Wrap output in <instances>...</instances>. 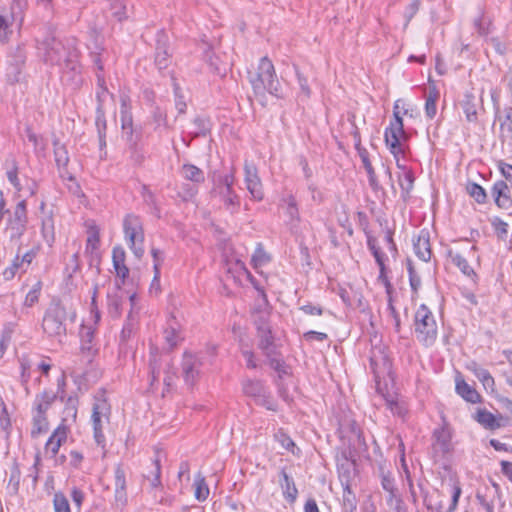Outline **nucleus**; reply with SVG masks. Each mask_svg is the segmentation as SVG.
<instances>
[{"mask_svg":"<svg viewBox=\"0 0 512 512\" xmlns=\"http://www.w3.org/2000/svg\"><path fill=\"white\" fill-rule=\"evenodd\" d=\"M70 319L74 322L76 312L71 308H67L62 302H53L45 312L42 328L49 337H63L66 335L65 321Z\"/></svg>","mask_w":512,"mask_h":512,"instance_id":"1","label":"nucleus"},{"mask_svg":"<svg viewBox=\"0 0 512 512\" xmlns=\"http://www.w3.org/2000/svg\"><path fill=\"white\" fill-rule=\"evenodd\" d=\"M249 74V81L256 95H264L267 91L271 95L282 97L274 65L267 57L261 58L255 73Z\"/></svg>","mask_w":512,"mask_h":512,"instance_id":"2","label":"nucleus"},{"mask_svg":"<svg viewBox=\"0 0 512 512\" xmlns=\"http://www.w3.org/2000/svg\"><path fill=\"white\" fill-rule=\"evenodd\" d=\"M44 60L51 65H61L65 63L66 67L75 70L77 61V50L71 46H66L61 40L49 38L43 43Z\"/></svg>","mask_w":512,"mask_h":512,"instance_id":"3","label":"nucleus"},{"mask_svg":"<svg viewBox=\"0 0 512 512\" xmlns=\"http://www.w3.org/2000/svg\"><path fill=\"white\" fill-rule=\"evenodd\" d=\"M416 338L425 346H432L438 334L437 323L433 313L425 305L421 304L414 316Z\"/></svg>","mask_w":512,"mask_h":512,"instance_id":"4","label":"nucleus"},{"mask_svg":"<svg viewBox=\"0 0 512 512\" xmlns=\"http://www.w3.org/2000/svg\"><path fill=\"white\" fill-rule=\"evenodd\" d=\"M123 230L128 246L137 259L144 255V230L139 216L128 214L123 220Z\"/></svg>","mask_w":512,"mask_h":512,"instance_id":"5","label":"nucleus"},{"mask_svg":"<svg viewBox=\"0 0 512 512\" xmlns=\"http://www.w3.org/2000/svg\"><path fill=\"white\" fill-rule=\"evenodd\" d=\"M399 102L397 100L394 104L393 109V120L390 122V125L385 129L384 139L387 147L390 152L393 154L394 158H397L398 155L403 154L404 150L401 144V139L406 138L403 119L400 116L399 111Z\"/></svg>","mask_w":512,"mask_h":512,"instance_id":"6","label":"nucleus"},{"mask_svg":"<svg viewBox=\"0 0 512 512\" xmlns=\"http://www.w3.org/2000/svg\"><path fill=\"white\" fill-rule=\"evenodd\" d=\"M54 157L55 162L59 171V176L65 181L74 182L73 185L69 186V190L77 195L80 192V186L75 182V177L68 171L69 155L65 145L61 144L58 139L53 140Z\"/></svg>","mask_w":512,"mask_h":512,"instance_id":"7","label":"nucleus"},{"mask_svg":"<svg viewBox=\"0 0 512 512\" xmlns=\"http://www.w3.org/2000/svg\"><path fill=\"white\" fill-rule=\"evenodd\" d=\"M369 361L370 369L376 380L391 373L392 364L385 345L380 344L373 346L370 352Z\"/></svg>","mask_w":512,"mask_h":512,"instance_id":"8","label":"nucleus"},{"mask_svg":"<svg viewBox=\"0 0 512 512\" xmlns=\"http://www.w3.org/2000/svg\"><path fill=\"white\" fill-rule=\"evenodd\" d=\"M203 365L202 357L199 354L185 352L182 359V374L187 385L193 386L200 375Z\"/></svg>","mask_w":512,"mask_h":512,"instance_id":"9","label":"nucleus"},{"mask_svg":"<svg viewBox=\"0 0 512 512\" xmlns=\"http://www.w3.org/2000/svg\"><path fill=\"white\" fill-rule=\"evenodd\" d=\"M110 414V406L105 400H97L93 404L92 423L94 430V438L98 445L105 442V436L102 429V418L108 419Z\"/></svg>","mask_w":512,"mask_h":512,"instance_id":"10","label":"nucleus"},{"mask_svg":"<svg viewBox=\"0 0 512 512\" xmlns=\"http://www.w3.org/2000/svg\"><path fill=\"white\" fill-rule=\"evenodd\" d=\"M28 223L27 204L25 200L20 201L8 220V228L12 231V237H21Z\"/></svg>","mask_w":512,"mask_h":512,"instance_id":"11","label":"nucleus"},{"mask_svg":"<svg viewBox=\"0 0 512 512\" xmlns=\"http://www.w3.org/2000/svg\"><path fill=\"white\" fill-rule=\"evenodd\" d=\"M466 120L469 123L478 122V110L483 109V97H477L473 91H466L460 102Z\"/></svg>","mask_w":512,"mask_h":512,"instance_id":"12","label":"nucleus"},{"mask_svg":"<svg viewBox=\"0 0 512 512\" xmlns=\"http://www.w3.org/2000/svg\"><path fill=\"white\" fill-rule=\"evenodd\" d=\"M493 101L496 110V119L500 124V139L502 142L512 144V107H504L502 115H499V105L494 98Z\"/></svg>","mask_w":512,"mask_h":512,"instance_id":"13","label":"nucleus"},{"mask_svg":"<svg viewBox=\"0 0 512 512\" xmlns=\"http://www.w3.org/2000/svg\"><path fill=\"white\" fill-rule=\"evenodd\" d=\"M147 480L150 482V487L152 490H154V498L155 500L162 505H171L172 504V497L167 496H161L159 499H157V491L159 488L162 487L161 483V465L160 460L158 458H155L152 461V468L150 472L145 476Z\"/></svg>","mask_w":512,"mask_h":512,"instance_id":"14","label":"nucleus"},{"mask_svg":"<svg viewBox=\"0 0 512 512\" xmlns=\"http://www.w3.org/2000/svg\"><path fill=\"white\" fill-rule=\"evenodd\" d=\"M156 42L155 64L161 71L168 68L171 63V53L169 52L167 35L163 31L159 32Z\"/></svg>","mask_w":512,"mask_h":512,"instance_id":"15","label":"nucleus"},{"mask_svg":"<svg viewBox=\"0 0 512 512\" xmlns=\"http://www.w3.org/2000/svg\"><path fill=\"white\" fill-rule=\"evenodd\" d=\"M245 170V183L247 190L250 192L251 196L255 200H262L263 199V190L260 178L257 174V169L254 165L245 164L244 167Z\"/></svg>","mask_w":512,"mask_h":512,"instance_id":"16","label":"nucleus"},{"mask_svg":"<svg viewBox=\"0 0 512 512\" xmlns=\"http://www.w3.org/2000/svg\"><path fill=\"white\" fill-rule=\"evenodd\" d=\"M68 435V427L61 423L51 434L45 445L46 453H50L51 457H55L63 443L66 442Z\"/></svg>","mask_w":512,"mask_h":512,"instance_id":"17","label":"nucleus"},{"mask_svg":"<svg viewBox=\"0 0 512 512\" xmlns=\"http://www.w3.org/2000/svg\"><path fill=\"white\" fill-rule=\"evenodd\" d=\"M432 446L436 454L444 455L450 451L451 433L447 426H442L434 430Z\"/></svg>","mask_w":512,"mask_h":512,"instance_id":"18","label":"nucleus"},{"mask_svg":"<svg viewBox=\"0 0 512 512\" xmlns=\"http://www.w3.org/2000/svg\"><path fill=\"white\" fill-rule=\"evenodd\" d=\"M115 502L118 506H125L127 503L126 476L121 465H117L114 471Z\"/></svg>","mask_w":512,"mask_h":512,"instance_id":"19","label":"nucleus"},{"mask_svg":"<svg viewBox=\"0 0 512 512\" xmlns=\"http://www.w3.org/2000/svg\"><path fill=\"white\" fill-rule=\"evenodd\" d=\"M278 483L282 489L284 499L293 504L298 497V489L293 478L287 474L284 468L279 473Z\"/></svg>","mask_w":512,"mask_h":512,"instance_id":"20","label":"nucleus"},{"mask_svg":"<svg viewBox=\"0 0 512 512\" xmlns=\"http://www.w3.org/2000/svg\"><path fill=\"white\" fill-rule=\"evenodd\" d=\"M491 194L499 208L508 209L511 206L512 201L509 196V188L505 181H496L491 188Z\"/></svg>","mask_w":512,"mask_h":512,"instance_id":"21","label":"nucleus"},{"mask_svg":"<svg viewBox=\"0 0 512 512\" xmlns=\"http://www.w3.org/2000/svg\"><path fill=\"white\" fill-rule=\"evenodd\" d=\"M258 348L265 356H273L276 354L277 346L274 343V336L272 335L271 328L257 332Z\"/></svg>","mask_w":512,"mask_h":512,"instance_id":"22","label":"nucleus"},{"mask_svg":"<svg viewBox=\"0 0 512 512\" xmlns=\"http://www.w3.org/2000/svg\"><path fill=\"white\" fill-rule=\"evenodd\" d=\"M468 369L482 383L486 391L493 392L495 390V380L487 369L482 368L478 363L471 362Z\"/></svg>","mask_w":512,"mask_h":512,"instance_id":"23","label":"nucleus"},{"mask_svg":"<svg viewBox=\"0 0 512 512\" xmlns=\"http://www.w3.org/2000/svg\"><path fill=\"white\" fill-rule=\"evenodd\" d=\"M414 252L419 259L428 262L431 258V247L427 233L421 232L417 240L413 243Z\"/></svg>","mask_w":512,"mask_h":512,"instance_id":"24","label":"nucleus"},{"mask_svg":"<svg viewBox=\"0 0 512 512\" xmlns=\"http://www.w3.org/2000/svg\"><path fill=\"white\" fill-rule=\"evenodd\" d=\"M475 419L486 429L495 430L503 426L502 416L496 417L494 414L485 409L478 410Z\"/></svg>","mask_w":512,"mask_h":512,"instance_id":"25","label":"nucleus"},{"mask_svg":"<svg viewBox=\"0 0 512 512\" xmlns=\"http://www.w3.org/2000/svg\"><path fill=\"white\" fill-rule=\"evenodd\" d=\"M221 200L224 204V207L229 210L231 213H235L238 211L240 207V198L234 192L233 189H220L218 190Z\"/></svg>","mask_w":512,"mask_h":512,"instance_id":"26","label":"nucleus"},{"mask_svg":"<svg viewBox=\"0 0 512 512\" xmlns=\"http://www.w3.org/2000/svg\"><path fill=\"white\" fill-rule=\"evenodd\" d=\"M180 174L186 180H189L195 184H200L205 181L204 172L193 164H184L181 167Z\"/></svg>","mask_w":512,"mask_h":512,"instance_id":"27","label":"nucleus"},{"mask_svg":"<svg viewBox=\"0 0 512 512\" xmlns=\"http://www.w3.org/2000/svg\"><path fill=\"white\" fill-rule=\"evenodd\" d=\"M456 392L470 403H477L480 399L478 392L463 379L456 380Z\"/></svg>","mask_w":512,"mask_h":512,"instance_id":"28","label":"nucleus"},{"mask_svg":"<svg viewBox=\"0 0 512 512\" xmlns=\"http://www.w3.org/2000/svg\"><path fill=\"white\" fill-rule=\"evenodd\" d=\"M95 64L97 65V68L99 70V72L96 73L97 86H98V89H97V92H96V97H97V101H98L97 107H103V103L105 101V98L108 95V90H107V87L105 85V78L100 73V72L103 71V65L101 64L99 57L95 58Z\"/></svg>","mask_w":512,"mask_h":512,"instance_id":"29","label":"nucleus"},{"mask_svg":"<svg viewBox=\"0 0 512 512\" xmlns=\"http://www.w3.org/2000/svg\"><path fill=\"white\" fill-rule=\"evenodd\" d=\"M243 393L254 399L259 398L266 391L263 383L259 380L246 379L242 383Z\"/></svg>","mask_w":512,"mask_h":512,"instance_id":"30","label":"nucleus"},{"mask_svg":"<svg viewBox=\"0 0 512 512\" xmlns=\"http://www.w3.org/2000/svg\"><path fill=\"white\" fill-rule=\"evenodd\" d=\"M123 297L120 294V286L118 285L116 290L107 295V306L108 312L113 317H119L121 315Z\"/></svg>","mask_w":512,"mask_h":512,"instance_id":"31","label":"nucleus"},{"mask_svg":"<svg viewBox=\"0 0 512 512\" xmlns=\"http://www.w3.org/2000/svg\"><path fill=\"white\" fill-rule=\"evenodd\" d=\"M449 257L451 258L452 263L456 265L464 275L470 278L477 277L474 269L461 254L449 251Z\"/></svg>","mask_w":512,"mask_h":512,"instance_id":"32","label":"nucleus"},{"mask_svg":"<svg viewBox=\"0 0 512 512\" xmlns=\"http://www.w3.org/2000/svg\"><path fill=\"white\" fill-rule=\"evenodd\" d=\"M78 403H79V400H78L77 396H69L66 399L65 407H64V411H63L64 416L62 418L63 424L68 421H72V422L76 421Z\"/></svg>","mask_w":512,"mask_h":512,"instance_id":"33","label":"nucleus"},{"mask_svg":"<svg viewBox=\"0 0 512 512\" xmlns=\"http://www.w3.org/2000/svg\"><path fill=\"white\" fill-rule=\"evenodd\" d=\"M438 98V90L436 88L429 89L425 101V114L428 119H433L437 113L436 102Z\"/></svg>","mask_w":512,"mask_h":512,"instance_id":"34","label":"nucleus"},{"mask_svg":"<svg viewBox=\"0 0 512 512\" xmlns=\"http://www.w3.org/2000/svg\"><path fill=\"white\" fill-rule=\"evenodd\" d=\"M414 174L412 170H405V174L398 176V182L402 190V197L406 199L414 186Z\"/></svg>","mask_w":512,"mask_h":512,"instance_id":"35","label":"nucleus"},{"mask_svg":"<svg viewBox=\"0 0 512 512\" xmlns=\"http://www.w3.org/2000/svg\"><path fill=\"white\" fill-rule=\"evenodd\" d=\"M282 201L286 204V215L289 217L290 222H299L300 216L295 197L292 194H289L283 198Z\"/></svg>","mask_w":512,"mask_h":512,"instance_id":"36","label":"nucleus"},{"mask_svg":"<svg viewBox=\"0 0 512 512\" xmlns=\"http://www.w3.org/2000/svg\"><path fill=\"white\" fill-rule=\"evenodd\" d=\"M270 260L271 258L263 249L262 244L258 243L251 259L253 268L257 270L258 268L270 262Z\"/></svg>","mask_w":512,"mask_h":512,"instance_id":"37","label":"nucleus"},{"mask_svg":"<svg viewBox=\"0 0 512 512\" xmlns=\"http://www.w3.org/2000/svg\"><path fill=\"white\" fill-rule=\"evenodd\" d=\"M95 125L98 130L100 145H105L106 119L103 107L96 108Z\"/></svg>","mask_w":512,"mask_h":512,"instance_id":"38","label":"nucleus"},{"mask_svg":"<svg viewBox=\"0 0 512 512\" xmlns=\"http://www.w3.org/2000/svg\"><path fill=\"white\" fill-rule=\"evenodd\" d=\"M41 290H42V282L37 281L32 286L30 291L26 294V297H25L24 303H23L24 307L30 308V307H33L36 303H38L39 297L41 294Z\"/></svg>","mask_w":512,"mask_h":512,"instance_id":"39","label":"nucleus"},{"mask_svg":"<svg viewBox=\"0 0 512 512\" xmlns=\"http://www.w3.org/2000/svg\"><path fill=\"white\" fill-rule=\"evenodd\" d=\"M48 430V420L46 417V414H41L35 412L33 416V429H32V435H39L42 433L47 432Z\"/></svg>","mask_w":512,"mask_h":512,"instance_id":"40","label":"nucleus"},{"mask_svg":"<svg viewBox=\"0 0 512 512\" xmlns=\"http://www.w3.org/2000/svg\"><path fill=\"white\" fill-rule=\"evenodd\" d=\"M6 176L8 181L13 185V187L17 191L22 190V186L20 184L19 178H18V166L15 160H11L9 163V166L6 171Z\"/></svg>","mask_w":512,"mask_h":512,"instance_id":"41","label":"nucleus"},{"mask_svg":"<svg viewBox=\"0 0 512 512\" xmlns=\"http://www.w3.org/2000/svg\"><path fill=\"white\" fill-rule=\"evenodd\" d=\"M19 270L26 271L20 261V255L17 254L13 259L11 265L3 271V277L5 280H12Z\"/></svg>","mask_w":512,"mask_h":512,"instance_id":"42","label":"nucleus"},{"mask_svg":"<svg viewBox=\"0 0 512 512\" xmlns=\"http://www.w3.org/2000/svg\"><path fill=\"white\" fill-rule=\"evenodd\" d=\"M195 498L198 501H205L209 496V488L205 482V479L200 475L195 479Z\"/></svg>","mask_w":512,"mask_h":512,"instance_id":"43","label":"nucleus"},{"mask_svg":"<svg viewBox=\"0 0 512 512\" xmlns=\"http://www.w3.org/2000/svg\"><path fill=\"white\" fill-rule=\"evenodd\" d=\"M19 362L21 369V384L25 387L26 391H28L27 384L30 379L31 362L27 356L20 357Z\"/></svg>","mask_w":512,"mask_h":512,"instance_id":"44","label":"nucleus"},{"mask_svg":"<svg viewBox=\"0 0 512 512\" xmlns=\"http://www.w3.org/2000/svg\"><path fill=\"white\" fill-rule=\"evenodd\" d=\"M467 191L469 195L473 197L479 204H483L486 202V192L480 185L476 183H471L467 186Z\"/></svg>","mask_w":512,"mask_h":512,"instance_id":"45","label":"nucleus"},{"mask_svg":"<svg viewBox=\"0 0 512 512\" xmlns=\"http://www.w3.org/2000/svg\"><path fill=\"white\" fill-rule=\"evenodd\" d=\"M151 254L153 257L154 282H157V278L160 277V267L164 262L165 255L163 251L157 248H152Z\"/></svg>","mask_w":512,"mask_h":512,"instance_id":"46","label":"nucleus"},{"mask_svg":"<svg viewBox=\"0 0 512 512\" xmlns=\"http://www.w3.org/2000/svg\"><path fill=\"white\" fill-rule=\"evenodd\" d=\"M121 127L122 129H130L133 127V119L131 113L127 109V99H121Z\"/></svg>","mask_w":512,"mask_h":512,"instance_id":"47","label":"nucleus"},{"mask_svg":"<svg viewBox=\"0 0 512 512\" xmlns=\"http://www.w3.org/2000/svg\"><path fill=\"white\" fill-rule=\"evenodd\" d=\"M53 505L55 512H70L68 499L63 493L54 494Z\"/></svg>","mask_w":512,"mask_h":512,"instance_id":"48","label":"nucleus"},{"mask_svg":"<svg viewBox=\"0 0 512 512\" xmlns=\"http://www.w3.org/2000/svg\"><path fill=\"white\" fill-rule=\"evenodd\" d=\"M164 338H165V341L168 344L169 348H171V349L176 347L181 340L179 332L177 331V329L175 327H172V326L165 329Z\"/></svg>","mask_w":512,"mask_h":512,"instance_id":"49","label":"nucleus"},{"mask_svg":"<svg viewBox=\"0 0 512 512\" xmlns=\"http://www.w3.org/2000/svg\"><path fill=\"white\" fill-rule=\"evenodd\" d=\"M275 438L282 445L283 448L295 454L294 449L296 448V445L294 441L283 430H279L275 434Z\"/></svg>","mask_w":512,"mask_h":512,"instance_id":"50","label":"nucleus"},{"mask_svg":"<svg viewBox=\"0 0 512 512\" xmlns=\"http://www.w3.org/2000/svg\"><path fill=\"white\" fill-rule=\"evenodd\" d=\"M255 403L257 405L265 407L267 410L276 411L277 410V403L273 399V397L270 395V393L267 392V390L262 393V395L255 400Z\"/></svg>","mask_w":512,"mask_h":512,"instance_id":"51","label":"nucleus"},{"mask_svg":"<svg viewBox=\"0 0 512 512\" xmlns=\"http://www.w3.org/2000/svg\"><path fill=\"white\" fill-rule=\"evenodd\" d=\"M253 322L257 332L260 331V328L263 330L271 328L269 324V313L266 311L256 313Z\"/></svg>","mask_w":512,"mask_h":512,"instance_id":"52","label":"nucleus"},{"mask_svg":"<svg viewBox=\"0 0 512 512\" xmlns=\"http://www.w3.org/2000/svg\"><path fill=\"white\" fill-rule=\"evenodd\" d=\"M153 122L156 124L155 130L163 127L164 129L170 128L167 122L166 114L159 108L156 107L152 113Z\"/></svg>","mask_w":512,"mask_h":512,"instance_id":"53","label":"nucleus"},{"mask_svg":"<svg viewBox=\"0 0 512 512\" xmlns=\"http://www.w3.org/2000/svg\"><path fill=\"white\" fill-rule=\"evenodd\" d=\"M497 236L500 239H505L508 234V224L499 217H495L491 222Z\"/></svg>","mask_w":512,"mask_h":512,"instance_id":"54","label":"nucleus"},{"mask_svg":"<svg viewBox=\"0 0 512 512\" xmlns=\"http://www.w3.org/2000/svg\"><path fill=\"white\" fill-rule=\"evenodd\" d=\"M234 180L235 178L233 173L226 174L224 176H219L218 179L215 181L216 189H233Z\"/></svg>","mask_w":512,"mask_h":512,"instance_id":"55","label":"nucleus"},{"mask_svg":"<svg viewBox=\"0 0 512 512\" xmlns=\"http://www.w3.org/2000/svg\"><path fill=\"white\" fill-rule=\"evenodd\" d=\"M11 24L12 21L8 17L0 15V41H6L12 33Z\"/></svg>","mask_w":512,"mask_h":512,"instance_id":"56","label":"nucleus"},{"mask_svg":"<svg viewBox=\"0 0 512 512\" xmlns=\"http://www.w3.org/2000/svg\"><path fill=\"white\" fill-rule=\"evenodd\" d=\"M180 87L175 83L174 84V94H175V107L178 111V114H184L186 112V102L184 100V96L180 93Z\"/></svg>","mask_w":512,"mask_h":512,"instance_id":"57","label":"nucleus"},{"mask_svg":"<svg viewBox=\"0 0 512 512\" xmlns=\"http://www.w3.org/2000/svg\"><path fill=\"white\" fill-rule=\"evenodd\" d=\"M130 159L133 164L138 166H140L145 160L144 152L137 147L136 143L130 145Z\"/></svg>","mask_w":512,"mask_h":512,"instance_id":"58","label":"nucleus"},{"mask_svg":"<svg viewBox=\"0 0 512 512\" xmlns=\"http://www.w3.org/2000/svg\"><path fill=\"white\" fill-rule=\"evenodd\" d=\"M81 341H82V349L90 350L91 343L94 338V331L90 327H85L81 330Z\"/></svg>","mask_w":512,"mask_h":512,"instance_id":"59","label":"nucleus"},{"mask_svg":"<svg viewBox=\"0 0 512 512\" xmlns=\"http://www.w3.org/2000/svg\"><path fill=\"white\" fill-rule=\"evenodd\" d=\"M299 310L302 311L306 315L320 316L323 314V308L320 305H315L311 302L300 305Z\"/></svg>","mask_w":512,"mask_h":512,"instance_id":"60","label":"nucleus"},{"mask_svg":"<svg viewBox=\"0 0 512 512\" xmlns=\"http://www.w3.org/2000/svg\"><path fill=\"white\" fill-rule=\"evenodd\" d=\"M461 487L459 485L458 482H453L452 484V490H451V505L449 506L447 512H454L456 507H457V504H458V500L460 498V495H461Z\"/></svg>","mask_w":512,"mask_h":512,"instance_id":"61","label":"nucleus"},{"mask_svg":"<svg viewBox=\"0 0 512 512\" xmlns=\"http://www.w3.org/2000/svg\"><path fill=\"white\" fill-rule=\"evenodd\" d=\"M100 242L99 233L97 230H92L89 232L88 238H87V245L86 249L93 253L95 250L98 249Z\"/></svg>","mask_w":512,"mask_h":512,"instance_id":"62","label":"nucleus"},{"mask_svg":"<svg viewBox=\"0 0 512 512\" xmlns=\"http://www.w3.org/2000/svg\"><path fill=\"white\" fill-rule=\"evenodd\" d=\"M385 403L392 414L399 417H403L405 415V409L398 401L394 399H386Z\"/></svg>","mask_w":512,"mask_h":512,"instance_id":"63","label":"nucleus"},{"mask_svg":"<svg viewBox=\"0 0 512 512\" xmlns=\"http://www.w3.org/2000/svg\"><path fill=\"white\" fill-rule=\"evenodd\" d=\"M343 503H344V507L347 511L349 510L350 512H353L356 510L355 497L352 494V492L350 491L349 487H346V489L344 491Z\"/></svg>","mask_w":512,"mask_h":512,"instance_id":"64","label":"nucleus"}]
</instances>
